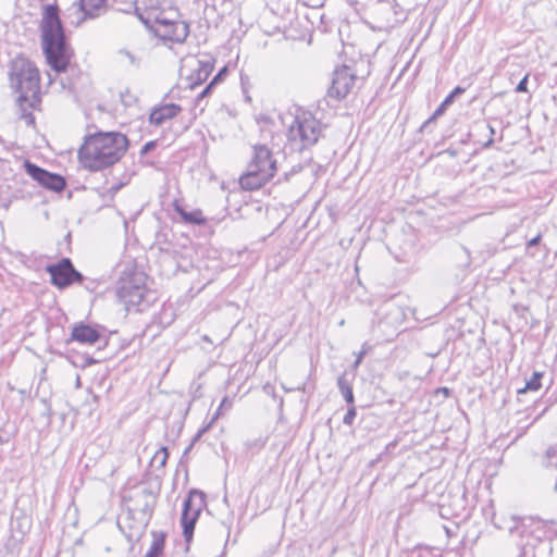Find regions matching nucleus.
<instances>
[{"label":"nucleus","mask_w":557,"mask_h":557,"mask_svg":"<svg viewBox=\"0 0 557 557\" xmlns=\"http://www.w3.org/2000/svg\"><path fill=\"white\" fill-rule=\"evenodd\" d=\"M40 45L47 64L57 74L65 73L73 51L65 35L57 3L44 4L39 23Z\"/></svg>","instance_id":"f257e3e1"},{"label":"nucleus","mask_w":557,"mask_h":557,"mask_svg":"<svg viewBox=\"0 0 557 557\" xmlns=\"http://www.w3.org/2000/svg\"><path fill=\"white\" fill-rule=\"evenodd\" d=\"M128 146V138L120 132H97L85 137L78 158L84 168L100 171L119 162Z\"/></svg>","instance_id":"f03ea898"},{"label":"nucleus","mask_w":557,"mask_h":557,"mask_svg":"<svg viewBox=\"0 0 557 557\" xmlns=\"http://www.w3.org/2000/svg\"><path fill=\"white\" fill-rule=\"evenodd\" d=\"M10 86L18 94L16 99L20 119L26 125H35V116L30 110H35L41 102L40 75L36 65L25 58H15L10 64Z\"/></svg>","instance_id":"7ed1b4c3"},{"label":"nucleus","mask_w":557,"mask_h":557,"mask_svg":"<svg viewBox=\"0 0 557 557\" xmlns=\"http://www.w3.org/2000/svg\"><path fill=\"white\" fill-rule=\"evenodd\" d=\"M135 12L144 25L164 41L183 44L189 35L188 23L176 17H168L163 11H159L157 8L150 7L143 10L140 7H136ZM173 14L177 16L176 11Z\"/></svg>","instance_id":"20e7f679"},{"label":"nucleus","mask_w":557,"mask_h":557,"mask_svg":"<svg viewBox=\"0 0 557 557\" xmlns=\"http://www.w3.org/2000/svg\"><path fill=\"white\" fill-rule=\"evenodd\" d=\"M252 158L247 171L240 175L239 184L245 190H257L265 185L276 173V161L265 145H255Z\"/></svg>","instance_id":"39448f33"},{"label":"nucleus","mask_w":557,"mask_h":557,"mask_svg":"<svg viewBox=\"0 0 557 557\" xmlns=\"http://www.w3.org/2000/svg\"><path fill=\"white\" fill-rule=\"evenodd\" d=\"M326 125L310 112L297 114L287 131L290 150L300 153L310 150L322 137Z\"/></svg>","instance_id":"423d86ee"},{"label":"nucleus","mask_w":557,"mask_h":557,"mask_svg":"<svg viewBox=\"0 0 557 557\" xmlns=\"http://www.w3.org/2000/svg\"><path fill=\"white\" fill-rule=\"evenodd\" d=\"M157 503L156 494L145 487L136 496L135 507L128 509L126 520H134V524H128L129 533L126 535L129 541L139 540L146 527L148 525Z\"/></svg>","instance_id":"0eeeda50"},{"label":"nucleus","mask_w":557,"mask_h":557,"mask_svg":"<svg viewBox=\"0 0 557 557\" xmlns=\"http://www.w3.org/2000/svg\"><path fill=\"white\" fill-rule=\"evenodd\" d=\"M206 505L205 492L197 488H191L183 502L181 525L187 546L193 541L196 523Z\"/></svg>","instance_id":"6e6552de"},{"label":"nucleus","mask_w":557,"mask_h":557,"mask_svg":"<svg viewBox=\"0 0 557 557\" xmlns=\"http://www.w3.org/2000/svg\"><path fill=\"white\" fill-rule=\"evenodd\" d=\"M356 76L348 66L336 69L333 73L331 86L327 88L325 97L319 101L321 108L323 103L326 107H336L350 92L355 85Z\"/></svg>","instance_id":"1a4fd4ad"},{"label":"nucleus","mask_w":557,"mask_h":557,"mask_svg":"<svg viewBox=\"0 0 557 557\" xmlns=\"http://www.w3.org/2000/svg\"><path fill=\"white\" fill-rule=\"evenodd\" d=\"M45 270L50 275V283L61 290L85 281V276L75 269L72 260L67 257L46 265Z\"/></svg>","instance_id":"9d476101"},{"label":"nucleus","mask_w":557,"mask_h":557,"mask_svg":"<svg viewBox=\"0 0 557 557\" xmlns=\"http://www.w3.org/2000/svg\"><path fill=\"white\" fill-rule=\"evenodd\" d=\"M23 169L29 177H32L40 187L47 190L53 193H62L67 186L64 176L50 172L32 162L30 160L24 161Z\"/></svg>","instance_id":"9b49d317"},{"label":"nucleus","mask_w":557,"mask_h":557,"mask_svg":"<svg viewBox=\"0 0 557 557\" xmlns=\"http://www.w3.org/2000/svg\"><path fill=\"white\" fill-rule=\"evenodd\" d=\"M103 331L104 326L99 324L85 321L76 322L72 325L70 337L65 339V344L70 345L75 342L81 345H95L103 338Z\"/></svg>","instance_id":"f8f14e48"},{"label":"nucleus","mask_w":557,"mask_h":557,"mask_svg":"<svg viewBox=\"0 0 557 557\" xmlns=\"http://www.w3.org/2000/svg\"><path fill=\"white\" fill-rule=\"evenodd\" d=\"M379 324L392 329H398L406 320V311L403 306L389 300L377 309Z\"/></svg>","instance_id":"ddd939ff"},{"label":"nucleus","mask_w":557,"mask_h":557,"mask_svg":"<svg viewBox=\"0 0 557 557\" xmlns=\"http://www.w3.org/2000/svg\"><path fill=\"white\" fill-rule=\"evenodd\" d=\"M117 295L126 305L141 307L145 302L146 288L144 285L127 280L119 287Z\"/></svg>","instance_id":"4468645a"},{"label":"nucleus","mask_w":557,"mask_h":557,"mask_svg":"<svg viewBox=\"0 0 557 557\" xmlns=\"http://www.w3.org/2000/svg\"><path fill=\"white\" fill-rule=\"evenodd\" d=\"M466 91L465 87L456 86L441 102V104L436 108V110L433 112V114L421 125L420 131L423 132L430 125L435 123V121L445 114L446 110L449 106H451L456 98L461 96Z\"/></svg>","instance_id":"2eb2a0df"},{"label":"nucleus","mask_w":557,"mask_h":557,"mask_svg":"<svg viewBox=\"0 0 557 557\" xmlns=\"http://www.w3.org/2000/svg\"><path fill=\"white\" fill-rule=\"evenodd\" d=\"M182 111L181 106L176 103H165L154 108L150 115L149 121L157 126L162 125L166 120L175 117Z\"/></svg>","instance_id":"dca6fc26"},{"label":"nucleus","mask_w":557,"mask_h":557,"mask_svg":"<svg viewBox=\"0 0 557 557\" xmlns=\"http://www.w3.org/2000/svg\"><path fill=\"white\" fill-rule=\"evenodd\" d=\"M213 69V59L208 58L199 60L197 70L188 77L190 81L189 87L195 88L196 86H199L206 82L209 75L212 73Z\"/></svg>","instance_id":"f3484780"},{"label":"nucleus","mask_w":557,"mask_h":557,"mask_svg":"<svg viewBox=\"0 0 557 557\" xmlns=\"http://www.w3.org/2000/svg\"><path fill=\"white\" fill-rule=\"evenodd\" d=\"M524 519V517H518L513 515L505 517L504 515H497L493 512L491 521L495 528L499 530H507L512 534L519 530L520 524H523Z\"/></svg>","instance_id":"a211bd4d"},{"label":"nucleus","mask_w":557,"mask_h":557,"mask_svg":"<svg viewBox=\"0 0 557 557\" xmlns=\"http://www.w3.org/2000/svg\"><path fill=\"white\" fill-rule=\"evenodd\" d=\"M173 209L186 224L205 225L207 223V219L202 215L201 210L186 211L178 200H174Z\"/></svg>","instance_id":"6ab92c4d"},{"label":"nucleus","mask_w":557,"mask_h":557,"mask_svg":"<svg viewBox=\"0 0 557 557\" xmlns=\"http://www.w3.org/2000/svg\"><path fill=\"white\" fill-rule=\"evenodd\" d=\"M78 4L85 18L98 17L107 9V0H79Z\"/></svg>","instance_id":"aec40b11"},{"label":"nucleus","mask_w":557,"mask_h":557,"mask_svg":"<svg viewBox=\"0 0 557 557\" xmlns=\"http://www.w3.org/2000/svg\"><path fill=\"white\" fill-rule=\"evenodd\" d=\"M544 375L545 372L543 371H534L530 379H525L524 385L517 389V394L521 396L528 393H537L543 386L542 380Z\"/></svg>","instance_id":"412c9836"},{"label":"nucleus","mask_w":557,"mask_h":557,"mask_svg":"<svg viewBox=\"0 0 557 557\" xmlns=\"http://www.w3.org/2000/svg\"><path fill=\"white\" fill-rule=\"evenodd\" d=\"M153 541L151 543L150 548L146 553V555H150V557H161L163 555L164 546H165V533L163 532H153Z\"/></svg>","instance_id":"4be33fe9"},{"label":"nucleus","mask_w":557,"mask_h":557,"mask_svg":"<svg viewBox=\"0 0 557 557\" xmlns=\"http://www.w3.org/2000/svg\"><path fill=\"white\" fill-rule=\"evenodd\" d=\"M169 458L168 447L162 446L154 453L150 460V466L157 470H161L165 467Z\"/></svg>","instance_id":"5701e85b"},{"label":"nucleus","mask_w":557,"mask_h":557,"mask_svg":"<svg viewBox=\"0 0 557 557\" xmlns=\"http://www.w3.org/2000/svg\"><path fill=\"white\" fill-rule=\"evenodd\" d=\"M474 128H475V131H478L480 133L488 132V138L486 141L482 143V148H484V149L491 148L494 144L493 136L495 135V128L490 123H486L485 121L476 122L474 124Z\"/></svg>","instance_id":"b1692460"},{"label":"nucleus","mask_w":557,"mask_h":557,"mask_svg":"<svg viewBox=\"0 0 557 557\" xmlns=\"http://www.w3.org/2000/svg\"><path fill=\"white\" fill-rule=\"evenodd\" d=\"M394 9H395V7L389 1H385V2L380 3V5L377 8V12H380L382 14H388L391 12H394V15H395L394 23L403 22L404 17H399L398 13Z\"/></svg>","instance_id":"393cba45"},{"label":"nucleus","mask_w":557,"mask_h":557,"mask_svg":"<svg viewBox=\"0 0 557 557\" xmlns=\"http://www.w3.org/2000/svg\"><path fill=\"white\" fill-rule=\"evenodd\" d=\"M356 416H357V409H356L355 404L348 405L347 412L343 418V423L345 425L351 426L355 422Z\"/></svg>","instance_id":"a878e982"},{"label":"nucleus","mask_w":557,"mask_h":557,"mask_svg":"<svg viewBox=\"0 0 557 557\" xmlns=\"http://www.w3.org/2000/svg\"><path fill=\"white\" fill-rule=\"evenodd\" d=\"M78 358L82 359V363H77L75 360H71V362L75 367H79L82 369H85V368L90 367V366H92V364L98 362L96 359H94L90 356H79Z\"/></svg>","instance_id":"bb28decb"},{"label":"nucleus","mask_w":557,"mask_h":557,"mask_svg":"<svg viewBox=\"0 0 557 557\" xmlns=\"http://www.w3.org/2000/svg\"><path fill=\"white\" fill-rule=\"evenodd\" d=\"M228 74L227 66H223L220 69V71L214 75V77L211 79V86H216L218 84L222 83L225 77Z\"/></svg>","instance_id":"cd10ccee"},{"label":"nucleus","mask_w":557,"mask_h":557,"mask_svg":"<svg viewBox=\"0 0 557 557\" xmlns=\"http://www.w3.org/2000/svg\"><path fill=\"white\" fill-rule=\"evenodd\" d=\"M265 442L267 440L265 438H262V437H259V438H256L253 441H248L246 442V447L248 450H252V449H261L264 445H265Z\"/></svg>","instance_id":"c85d7f7f"},{"label":"nucleus","mask_w":557,"mask_h":557,"mask_svg":"<svg viewBox=\"0 0 557 557\" xmlns=\"http://www.w3.org/2000/svg\"><path fill=\"white\" fill-rule=\"evenodd\" d=\"M128 183V180L127 181H120L115 184H112L108 189H107V194L108 196L112 199L115 194L122 188L124 187L126 184Z\"/></svg>","instance_id":"c756f323"},{"label":"nucleus","mask_w":557,"mask_h":557,"mask_svg":"<svg viewBox=\"0 0 557 557\" xmlns=\"http://www.w3.org/2000/svg\"><path fill=\"white\" fill-rule=\"evenodd\" d=\"M369 348L370 347L368 346L367 343H364L362 345L361 350L358 352V355L356 356V360L352 363V368L354 369H357L360 366V363L362 362L364 356L368 354Z\"/></svg>","instance_id":"7c9ffc66"},{"label":"nucleus","mask_w":557,"mask_h":557,"mask_svg":"<svg viewBox=\"0 0 557 557\" xmlns=\"http://www.w3.org/2000/svg\"><path fill=\"white\" fill-rule=\"evenodd\" d=\"M119 54L120 55H123V57H126L128 59V62L129 64L138 67L139 66V59L134 55L131 51L126 50V49H121L119 51Z\"/></svg>","instance_id":"2f4dec72"},{"label":"nucleus","mask_w":557,"mask_h":557,"mask_svg":"<svg viewBox=\"0 0 557 557\" xmlns=\"http://www.w3.org/2000/svg\"><path fill=\"white\" fill-rule=\"evenodd\" d=\"M337 387H338L339 392L343 391V389L351 387V383L347 379V373L346 372H344L342 375H339L337 377Z\"/></svg>","instance_id":"473e14b6"},{"label":"nucleus","mask_w":557,"mask_h":557,"mask_svg":"<svg viewBox=\"0 0 557 557\" xmlns=\"http://www.w3.org/2000/svg\"><path fill=\"white\" fill-rule=\"evenodd\" d=\"M341 394L347 405L355 404V396H354L352 387L341 391Z\"/></svg>","instance_id":"72a5a7b5"},{"label":"nucleus","mask_w":557,"mask_h":557,"mask_svg":"<svg viewBox=\"0 0 557 557\" xmlns=\"http://www.w3.org/2000/svg\"><path fill=\"white\" fill-rule=\"evenodd\" d=\"M214 87H215V86H211V82H210V83H209V84H208V85L202 89V91H201L200 94H198V96L196 97V99H195L196 103H197V104H199V103H200V101H201L203 98H206L207 96H209V95L212 92V90H213V88H214Z\"/></svg>","instance_id":"f704fd0d"},{"label":"nucleus","mask_w":557,"mask_h":557,"mask_svg":"<svg viewBox=\"0 0 557 557\" xmlns=\"http://www.w3.org/2000/svg\"><path fill=\"white\" fill-rule=\"evenodd\" d=\"M81 284L84 286L86 290L94 292L98 287L99 282L97 280L85 277V281Z\"/></svg>","instance_id":"c9c22d12"},{"label":"nucleus","mask_w":557,"mask_h":557,"mask_svg":"<svg viewBox=\"0 0 557 557\" xmlns=\"http://www.w3.org/2000/svg\"><path fill=\"white\" fill-rule=\"evenodd\" d=\"M528 81H529V74H525L522 79L518 83L516 86L517 92H528Z\"/></svg>","instance_id":"e433bc0d"},{"label":"nucleus","mask_w":557,"mask_h":557,"mask_svg":"<svg viewBox=\"0 0 557 557\" xmlns=\"http://www.w3.org/2000/svg\"><path fill=\"white\" fill-rule=\"evenodd\" d=\"M157 147L156 140L147 141L140 149V156H145L149 153L150 151L154 150Z\"/></svg>","instance_id":"4c0bfd02"},{"label":"nucleus","mask_w":557,"mask_h":557,"mask_svg":"<svg viewBox=\"0 0 557 557\" xmlns=\"http://www.w3.org/2000/svg\"><path fill=\"white\" fill-rule=\"evenodd\" d=\"M211 424H212V423L210 422V423H208L207 425H205V426H202L201 429H199V430H198V432H197V433L195 434V436L193 437V440H191V443H190V444H191V445H195V443H196V442H198V441L201 438V436H202V435H203V434H205V433L210 429Z\"/></svg>","instance_id":"58836bf2"},{"label":"nucleus","mask_w":557,"mask_h":557,"mask_svg":"<svg viewBox=\"0 0 557 557\" xmlns=\"http://www.w3.org/2000/svg\"><path fill=\"white\" fill-rule=\"evenodd\" d=\"M211 424H212V423L210 422V423H208L207 425H205V426H202L201 429H199V430H198V432H197V433L195 434V436L193 437V440H191V443H190V444H191V445H195V443H196V442H198V441L201 438V436H202V435H203V434H205V433L210 429Z\"/></svg>","instance_id":"ea45409f"},{"label":"nucleus","mask_w":557,"mask_h":557,"mask_svg":"<svg viewBox=\"0 0 557 557\" xmlns=\"http://www.w3.org/2000/svg\"><path fill=\"white\" fill-rule=\"evenodd\" d=\"M224 407H227V408H230V407H231V401L228 400V398H227V397H224V398H223V400L221 401V404H220V407H219L218 411L215 412V414L213 416V418H212V420H211V423H213V422L216 420L218 416L220 414V410H221L222 408H224Z\"/></svg>","instance_id":"a19ab883"},{"label":"nucleus","mask_w":557,"mask_h":557,"mask_svg":"<svg viewBox=\"0 0 557 557\" xmlns=\"http://www.w3.org/2000/svg\"><path fill=\"white\" fill-rule=\"evenodd\" d=\"M542 240V235L541 234H537L535 237L531 238L528 243H527V246L530 248V247H535L537 245H540Z\"/></svg>","instance_id":"79ce46f5"},{"label":"nucleus","mask_w":557,"mask_h":557,"mask_svg":"<svg viewBox=\"0 0 557 557\" xmlns=\"http://www.w3.org/2000/svg\"><path fill=\"white\" fill-rule=\"evenodd\" d=\"M302 170V165L301 164H297V165H294L290 170V172H286L284 175H285V178L288 180V175L289 174H295V173H299L300 171Z\"/></svg>","instance_id":"37998d69"},{"label":"nucleus","mask_w":557,"mask_h":557,"mask_svg":"<svg viewBox=\"0 0 557 557\" xmlns=\"http://www.w3.org/2000/svg\"><path fill=\"white\" fill-rule=\"evenodd\" d=\"M437 393H442L444 396L448 397L450 395V389L448 387H440Z\"/></svg>","instance_id":"c03bdc74"},{"label":"nucleus","mask_w":557,"mask_h":557,"mask_svg":"<svg viewBox=\"0 0 557 557\" xmlns=\"http://www.w3.org/2000/svg\"><path fill=\"white\" fill-rule=\"evenodd\" d=\"M445 152L448 153L450 157H456L457 154V151L450 148H448Z\"/></svg>","instance_id":"a18cd8bd"},{"label":"nucleus","mask_w":557,"mask_h":557,"mask_svg":"<svg viewBox=\"0 0 557 557\" xmlns=\"http://www.w3.org/2000/svg\"><path fill=\"white\" fill-rule=\"evenodd\" d=\"M546 411V409L542 410V412L532 421L530 422L529 424L525 425V428L530 426L534 421H536L542 414H544Z\"/></svg>","instance_id":"49530a36"},{"label":"nucleus","mask_w":557,"mask_h":557,"mask_svg":"<svg viewBox=\"0 0 557 557\" xmlns=\"http://www.w3.org/2000/svg\"><path fill=\"white\" fill-rule=\"evenodd\" d=\"M193 446H194V445L189 444V445L185 448V450H184V454H183V455H184V456H185V455H187V454L193 449Z\"/></svg>","instance_id":"de8ad7c7"},{"label":"nucleus","mask_w":557,"mask_h":557,"mask_svg":"<svg viewBox=\"0 0 557 557\" xmlns=\"http://www.w3.org/2000/svg\"><path fill=\"white\" fill-rule=\"evenodd\" d=\"M225 527H226V530H227V533H226L227 539H226V541H228L231 523L225 524ZM226 544H227V542H225V545H226Z\"/></svg>","instance_id":"09e8293b"},{"label":"nucleus","mask_w":557,"mask_h":557,"mask_svg":"<svg viewBox=\"0 0 557 557\" xmlns=\"http://www.w3.org/2000/svg\"><path fill=\"white\" fill-rule=\"evenodd\" d=\"M305 388H306V384H302V386H301V387H300V386H298L296 389H298V391H305ZM293 389H294V388H292L290 391H293Z\"/></svg>","instance_id":"8fccbe9b"},{"label":"nucleus","mask_w":557,"mask_h":557,"mask_svg":"<svg viewBox=\"0 0 557 557\" xmlns=\"http://www.w3.org/2000/svg\"><path fill=\"white\" fill-rule=\"evenodd\" d=\"M444 529H445V531H446L447 535H448V536H451V531H450V529H448L447 527H444Z\"/></svg>","instance_id":"3c124183"},{"label":"nucleus","mask_w":557,"mask_h":557,"mask_svg":"<svg viewBox=\"0 0 557 557\" xmlns=\"http://www.w3.org/2000/svg\"><path fill=\"white\" fill-rule=\"evenodd\" d=\"M8 441L7 440H3V437L0 435V445H3L4 443H7Z\"/></svg>","instance_id":"603ef678"},{"label":"nucleus","mask_w":557,"mask_h":557,"mask_svg":"<svg viewBox=\"0 0 557 557\" xmlns=\"http://www.w3.org/2000/svg\"><path fill=\"white\" fill-rule=\"evenodd\" d=\"M79 384H81V380H79V376H78L77 380H76V385L79 386Z\"/></svg>","instance_id":"864d4df0"},{"label":"nucleus","mask_w":557,"mask_h":557,"mask_svg":"<svg viewBox=\"0 0 557 557\" xmlns=\"http://www.w3.org/2000/svg\"><path fill=\"white\" fill-rule=\"evenodd\" d=\"M519 557H525L524 553L522 552Z\"/></svg>","instance_id":"5fc2aeb1"},{"label":"nucleus","mask_w":557,"mask_h":557,"mask_svg":"<svg viewBox=\"0 0 557 557\" xmlns=\"http://www.w3.org/2000/svg\"><path fill=\"white\" fill-rule=\"evenodd\" d=\"M145 557H150V555H145Z\"/></svg>","instance_id":"6e6d98bb"}]
</instances>
